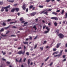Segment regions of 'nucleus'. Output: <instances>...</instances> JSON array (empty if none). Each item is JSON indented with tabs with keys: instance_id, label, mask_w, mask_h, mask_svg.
I'll return each instance as SVG.
<instances>
[{
	"instance_id": "nucleus-1",
	"label": "nucleus",
	"mask_w": 67,
	"mask_h": 67,
	"mask_svg": "<svg viewBox=\"0 0 67 67\" xmlns=\"http://www.w3.org/2000/svg\"><path fill=\"white\" fill-rule=\"evenodd\" d=\"M5 11L6 12H8V9H8L9 8H10V5H9L6 7H5Z\"/></svg>"
},
{
	"instance_id": "nucleus-2",
	"label": "nucleus",
	"mask_w": 67,
	"mask_h": 67,
	"mask_svg": "<svg viewBox=\"0 0 67 67\" xmlns=\"http://www.w3.org/2000/svg\"><path fill=\"white\" fill-rule=\"evenodd\" d=\"M58 36H59V37L60 38H63L64 36V35H63L62 34H60L58 35Z\"/></svg>"
},
{
	"instance_id": "nucleus-3",
	"label": "nucleus",
	"mask_w": 67,
	"mask_h": 67,
	"mask_svg": "<svg viewBox=\"0 0 67 67\" xmlns=\"http://www.w3.org/2000/svg\"><path fill=\"white\" fill-rule=\"evenodd\" d=\"M51 19H54L55 20L57 21L58 20V18H57V17H51Z\"/></svg>"
},
{
	"instance_id": "nucleus-4",
	"label": "nucleus",
	"mask_w": 67,
	"mask_h": 67,
	"mask_svg": "<svg viewBox=\"0 0 67 67\" xmlns=\"http://www.w3.org/2000/svg\"><path fill=\"white\" fill-rule=\"evenodd\" d=\"M25 53V52L24 51V52H22V51H21L18 52V54H24Z\"/></svg>"
},
{
	"instance_id": "nucleus-5",
	"label": "nucleus",
	"mask_w": 67,
	"mask_h": 67,
	"mask_svg": "<svg viewBox=\"0 0 67 67\" xmlns=\"http://www.w3.org/2000/svg\"><path fill=\"white\" fill-rule=\"evenodd\" d=\"M25 4H24L23 6H22L23 10H25V9H26V7H25Z\"/></svg>"
},
{
	"instance_id": "nucleus-6",
	"label": "nucleus",
	"mask_w": 67,
	"mask_h": 67,
	"mask_svg": "<svg viewBox=\"0 0 67 67\" xmlns=\"http://www.w3.org/2000/svg\"><path fill=\"white\" fill-rule=\"evenodd\" d=\"M35 14H36V13L35 12H33L31 14V15L32 16H34V15H35Z\"/></svg>"
},
{
	"instance_id": "nucleus-7",
	"label": "nucleus",
	"mask_w": 67,
	"mask_h": 67,
	"mask_svg": "<svg viewBox=\"0 0 67 67\" xmlns=\"http://www.w3.org/2000/svg\"><path fill=\"white\" fill-rule=\"evenodd\" d=\"M47 11V9L44 10L43 11H42V12L41 13H40L41 14H42V13H44V12H45L46 11Z\"/></svg>"
},
{
	"instance_id": "nucleus-8",
	"label": "nucleus",
	"mask_w": 67,
	"mask_h": 67,
	"mask_svg": "<svg viewBox=\"0 0 67 67\" xmlns=\"http://www.w3.org/2000/svg\"><path fill=\"white\" fill-rule=\"evenodd\" d=\"M60 44H61V43H58L57 45V46L56 47L57 48H58L59 47V46L60 45Z\"/></svg>"
},
{
	"instance_id": "nucleus-9",
	"label": "nucleus",
	"mask_w": 67,
	"mask_h": 67,
	"mask_svg": "<svg viewBox=\"0 0 67 67\" xmlns=\"http://www.w3.org/2000/svg\"><path fill=\"white\" fill-rule=\"evenodd\" d=\"M5 7H2V9L1 10L2 12L4 11V9H5Z\"/></svg>"
},
{
	"instance_id": "nucleus-10",
	"label": "nucleus",
	"mask_w": 67,
	"mask_h": 67,
	"mask_svg": "<svg viewBox=\"0 0 67 67\" xmlns=\"http://www.w3.org/2000/svg\"><path fill=\"white\" fill-rule=\"evenodd\" d=\"M30 62H31V60H30V59H28V64L29 66H30Z\"/></svg>"
},
{
	"instance_id": "nucleus-11",
	"label": "nucleus",
	"mask_w": 67,
	"mask_h": 67,
	"mask_svg": "<svg viewBox=\"0 0 67 67\" xmlns=\"http://www.w3.org/2000/svg\"><path fill=\"white\" fill-rule=\"evenodd\" d=\"M52 14H54V15H57V13L55 12H52Z\"/></svg>"
},
{
	"instance_id": "nucleus-12",
	"label": "nucleus",
	"mask_w": 67,
	"mask_h": 67,
	"mask_svg": "<svg viewBox=\"0 0 67 67\" xmlns=\"http://www.w3.org/2000/svg\"><path fill=\"white\" fill-rule=\"evenodd\" d=\"M14 11H15V9L14 8H13L11 10V12H14Z\"/></svg>"
},
{
	"instance_id": "nucleus-13",
	"label": "nucleus",
	"mask_w": 67,
	"mask_h": 67,
	"mask_svg": "<svg viewBox=\"0 0 67 67\" xmlns=\"http://www.w3.org/2000/svg\"><path fill=\"white\" fill-rule=\"evenodd\" d=\"M15 8V10H16V11L18 12V11H19V8Z\"/></svg>"
},
{
	"instance_id": "nucleus-14",
	"label": "nucleus",
	"mask_w": 67,
	"mask_h": 67,
	"mask_svg": "<svg viewBox=\"0 0 67 67\" xmlns=\"http://www.w3.org/2000/svg\"><path fill=\"white\" fill-rule=\"evenodd\" d=\"M54 24L55 26H57V23H56V22H55L54 23Z\"/></svg>"
},
{
	"instance_id": "nucleus-15",
	"label": "nucleus",
	"mask_w": 67,
	"mask_h": 67,
	"mask_svg": "<svg viewBox=\"0 0 67 67\" xmlns=\"http://www.w3.org/2000/svg\"><path fill=\"white\" fill-rule=\"evenodd\" d=\"M49 57H48L45 60V62H46L47 60L49 59Z\"/></svg>"
},
{
	"instance_id": "nucleus-16",
	"label": "nucleus",
	"mask_w": 67,
	"mask_h": 67,
	"mask_svg": "<svg viewBox=\"0 0 67 67\" xmlns=\"http://www.w3.org/2000/svg\"><path fill=\"white\" fill-rule=\"evenodd\" d=\"M2 25H3L5 26L6 25V24L4 22H3V24H2Z\"/></svg>"
},
{
	"instance_id": "nucleus-17",
	"label": "nucleus",
	"mask_w": 67,
	"mask_h": 67,
	"mask_svg": "<svg viewBox=\"0 0 67 67\" xmlns=\"http://www.w3.org/2000/svg\"><path fill=\"white\" fill-rule=\"evenodd\" d=\"M33 28L35 29V30H36L37 29V28L36 27V26H34L33 27Z\"/></svg>"
},
{
	"instance_id": "nucleus-18",
	"label": "nucleus",
	"mask_w": 67,
	"mask_h": 67,
	"mask_svg": "<svg viewBox=\"0 0 67 67\" xmlns=\"http://www.w3.org/2000/svg\"><path fill=\"white\" fill-rule=\"evenodd\" d=\"M44 14H46V15H48V14H47V11L44 12Z\"/></svg>"
},
{
	"instance_id": "nucleus-19",
	"label": "nucleus",
	"mask_w": 67,
	"mask_h": 67,
	"mask_svg": "<svg viewBox=\"0 0 67 67\" xmlns=\"http://www.w3.org/2000/svg\"><path fill=\"white\" fill-rule=\"evenodd\" d=\"M20 21H22L23 20V18H21L20 20Z\"/></svg>"
},
{
	"instance_id": "nucleus-20",
	"label": "nucleus",
	"mask_w": 67,
	"mask_h": 67,
	"mask_svg": "<svg viewBox=\"0 0 67 67\" xmlns=\"http://www.w3.org/2000/svg\"><path fill=\"white\" fill-rule=\"evenodd\" d=\"M59 30H56V32L57 33H59Z\"/></svg>"
},
{
	"instance_id": "nucleus-21",
	"label": "nucleus",
	"mask_w": 67,
	"mask_h": 67,
	"mask_svg": "<svg viewBox=\"0 0 67 67\" xmlns=\"http://www.w3.org/2000/svg\"><path fill=\"white\" fill-rule=\"evenodd\" d=\"M4 31V29L3 28L1 30H0V31L1 32H3Z\"/></svg>"
},
{
	"instance_id": "nucleus-22",
	"label": "nucleus",
	"mask_w": 67,
	"mask_h": 67,
	"mask_svg": "<svg viewBox=\"0 0 67 67\" xmlns=\"http://www.w3.org/2000/svg\"><path fill=\"white\" fill-rule=\"evenodd\" d=\"M8 1L9 2H14V0L13 1Z\"/></svg>"
},
{
	"instance_id": "nucleus-23",
	"label": "nucleus",
	"mask_w": 67,
	"mask_h": 67,
	"mask_svg": "<svg viewBox=\"0 0 67 67\" xmlns=\"http://www.w3.org/2000/svg\"><path fill=\"white\" fill-rule=\"evenodd\" d=\"M39 8H43V6L40 5L39 6Z\"/></svg>"
},
{
	"instance_id": "nucleus-24",
	"label": "nucleus",
	"mask_w": 67,
	"mask_h": 67,
	"mask_svg": "<svg viewBox=\"0 0 67 67\" xmlns=\"http://www.w3.org/2000/svg\"><path fill=\"white\" fill-rule=\"evenodd\" d=\"M23 43H24V44H28V42H23Z\"/></svg>"
},
{
	"instance_id": "nucleus-25",
	"label": "nucleus",
	"mask_w": 67,
	"mask_h": 67,
	"mask_svg": "<svg viewBox=\"0 0 67 67\" xmlns=\"http://www.w3.org/2000/svg\"><path fill=\"white\" fill-rule=\"evenodd\" d=\"M64 13V10H63L61 13V14H63V13Z\"/></svg>"
},
{
	"instance_id": "nucleus-26",
	"label": "nucleus",
	"mask_w": 67,
	"mask_h": 67,
	"mask_svg": "<svg viewBox=\"0 0 67 67\" xmlns=\"http://www.w3.org/2000/svg\"><path fill=\"white\" fill-rule=\"evenodd\" d=\"M33 5H31L30 6V9H32V8H33Z\"/></svg>"
},
{
	"instance_id": "nucleus-27",
	"label": "nucleus",
	"mask_w": 67,
	"mask_h": 67,
	"mask_svg": "<svg viewBox=\"0 0 67 67\" xmlns=\"http://www.w3.org/2000/svg\"><path fill=\"white\" fill-rule=\"evenodd\" d=\"M49 31H46L44 32V33L45 34H46V33H47Z\"/></svg>"
},
{
	"instance_id": "nucleus-28",
	"label": "nucleus",
	"mask_w": 67,
	"mask_h": 67,
	"mask_svg": "<svg viewBox=\"0 0 67 67\" xmlns=\"http://www.w3.org/2000/svg\"><path fill=\"white\" fill-rule=\"evenodd\" d=\"M62 55V53H61V52H60L59 53V54L58 55L59 56H61V55Z\"/></svg>"
},
{
	"instance_id": "nucleus-29",
	"label": "nucleus",
	"mask_w": 67,
	"mask_h": 67,
	"mask_svg": "<svg viewBox=\"0 0 67 67\" xmlns=\"http://www.w3.org/2000/svg\"><path fill=\"white\" fill-rule=\"evenodd\" d=\"M21 61H22V58H21L20 60L19 61V62L20 63Z\"/></svg>"
},
{
	"instance_id": "nucleus-30",
	"label": "nucleus",
	"mask_w": 67,
	"mask_h": 67,
	"mask_svg": "<svg viewBox=\"0 0 67 67\" xmlns=\"http://www.w3.org/2000/svg\"><path fill=\"white\" fill-rule=\"evenodd\" d=\"M26 60V58H24L23 59L24 62H25V61Z\"/></svg>"
},
{
	"instance_id": "nucleus-31",
	"label": "nucleus",
	"mask_w": 67,
	"mask_h": 67,
	"mask_svg": "<svg viewBox=\"0 0 67 67\" xmlns=\"http://www.w3.org/2000/svg\"><path fill=\"white\" fill-rule=\"evenodd\" d=\"M9 32H10V31H7L6 33V34H8V33H9Z\"/></svg>"
},
{
	"instance_id": "nucleus-32",
	"label": "nucleus",
	"mask_w": 67,
	"mask_h": 67,
	"mask_svg": "<svg viewBox=\"0 0 67 67\" xmlns=\"http://www.w3.org/2000/svg\"><path fill=\"white\" fill-rule=\"evenodd\" d=\"M51 0H46V2H49Z\"/></svg>"
},
{
	"instance_id": "nucleus-33",
	"label": "nucleus",
	"mask_w": 67,
	"mask_h": 67,
	"mask_svg": "<svg viewBox=\"0 0 67 67\" xmlns=\"http://www.w3.org/2000/svg\"><path fill=\"white\" fill-rule=\"evenodd\" d=\"M48 11H52V9H49L48 10Z\"/></svg>"
},
{
	"instance_id": "nucleus-34",
	"label": "nucleus",
	"mask_w": 67,
	"mask_h": 67,
	"mask_svg": "<svg viewBox=\"0 0 67 67\" xmlns=\"http://www.w3.org/2000/svg\"><path fill=\"white\" fill-rule=\"evenodd\" d=\"M9 27H10L9 26L7 27H5V30H7V29H8V28H9Z\"/></svg>"
},
{
	"instance_id": "nucleus-35",
	"label": "nucleus",
	"mask_w": 67,
	"mask_h": 67,
	"mask_svg": "<svg viewBox=\"0 0 67 67\" xmlns=\"http://www.w3.org/2000/svg\"><path fill=\"white\" fill-rule=\"evenodd\" d=\"M66 60V59H65L62 60L63 62H65Z\"/></svg>"
},
{
	"instance_id": "nucleus-36",
	"label": "nucleus",
	"mask_w": 67,
	"mask_h": 67,
	"mask_svg": "<svg viewBox=\"0 0 67 67\" xmlns=\"http://www.w3.org/2000/svg\"><path fill=\"white\" fill-rule=\"evenodd\" d=\"M1 35L2 36H6V35H3V34H1Z\"/></svg>"
},
{
	"instance_id": "nucleus-37",
	"label": "nucleus",
	"mask_w": 67,
	"mask_h": 67,
	"mask_svg": "<svg viewBox=\"0 0 67 67\" xmlns=\"http://www.w3.org/2000/svg\"><path fill=\"white\" fill-rule=\"evenodd\" d=\"M53 64V62H52L51 64H50V66H52V65Z\"/></svg>"
},
{
	"instance_id": "nucleus-38",
	"label": "nucleus",
	"mask_w": 67,
	"mask_h": 67,
	"mask_svg": "<svg viewBox=\"0 0 67 67\" xmlns=\"http://www.w3.org/2000/svg\"><path fill=\"white\" fill-rule=\"evenodd\" d=\"M46 42H47L46 41H44V43H43V44H46Z\"/></svg>"
},
{
	"instance_id": "nucleus-39",
	"label": "nucleus",
	"mask_w": 67,
	"mask_h": 67,
	"mask_svg": "<svg viewBox=\"0 0 67 67\" xmlns=\"http://www.w3.org/2000/svg\"><path fill=\"white\" fill-rule=\"evenodd\" d=\"M16 62H19V60H18L17 59H16Z\"/></svg>"
},
{
	"instance_id": "nucleus-40",
	"label": "nucleus",
	"mask_w": 67,
	"mask_h": 67,
	"mask_svg": "<svg viewBox=\"0 0 67 67\" xmlns=\"http://www.w3.org/2000/svg\"><path fill=\"white\" fill-rule=\"evenodd\" d=\"M65 16H65V18H67V13H66L65 14Z\"/></svg>"
},
{
	"instance_id": "nucleus-41",
	"label": "nucleus",
	"mask_w": 67,
	"mask_h": 67,
	"mask_svg": "<svg viewBox=\"0 0 67 67\" xmlns=\"http://www.w3.org/2000/svg\"><path fill=\"white\" fill-rule=\"evenodd\" d=\"M26 54L27 55H29V53L28 52L26 53Z\"/></svg>"
},
{
	"instance_id": "nucleus-42",
	"label": "nucleus",
	"mask_w": 67,
	"mask_h": 67,
	"mask_svg": "<svg viewBox=\"0 0 67 67\" xmlns=\"http://www.w3.org/2000/svg\"><path fill=\"white\" fill-rule=\"evenodd\" d=\"M37 44H36L35 45V47H34V48H36V47H37Z\"/></svg>"
},
{
	"instance_id": "nucleus-43",
	"label": "nucleus",
	"mask_w": 67,
	"mask_h": 67,
	"mask_svg": "<svg viewBox=\"0 0 67 67\" xmlns=\"http://www.w3.org/2000/svg\"><path fill=\"white\" fill-rule=\"evenodd\" d=\"M57 12H60V10H57V11H56Z\"/></svg>"
},
{
	"instance_id": "nucleus-44",
	"label": "nucleus",
	"mask_w": 67,
	"mask_h": 67,
	"mask_svg": "<svg viewBox=\"0 0 67 67\" xmlns=\"http://www.w3.org/2000/svg\"><path fill=\"white\" fill-rule=\"evenodd\" d=\"M28 11H29V9H28V8H27L26 10V12H28Z\"/></svg>"
},
{
	"instance_id": "nucleus-45",
	"label": "nucleus",
	"mask_w": 67,
	"mask_h": 67,
	"mask_svg": "<svg viewBox=\"0 0 67 67\" xmlns=\"http://www.w3.org/2000/svg\"><path fill=\"white\" fill-rule=\"evenodd\" d=\"M17 5H18V4H14V7H15L16 6H17Z\"/></svg>"
},
{
	"instance_id": "nucleus-46",
	"label": "nucleus",
	"mask_w": 67,
	"mask_h": 67,
	"mask_svg": "<svg viewBox=\"0 0 67 67\" xmlns=\"http://www.w3.org/2000/svg\"><path fill=\"white\" fill-rule=\"evenodd\" d=\"M40 48L41 49V50H43V47H40Z\"/></svg>"
},
{
	"instance_id": "nucleus-47",
	"label": "nucleus",
	"mask_w": 67,
	"mask_h": 67,
	"mask_svg": "<svg viewBox=\"0 0 67 67\" xmlns=\"http://www.w3.org/2000/svg\"><path fill=\"white\" fill-rule=\"evenodd\" d=\"M46 29H47V30L48 31H49V29H48V27H46Z\"/></svg>"
},
{
	"instance_id": "nucleus-48",
	"label": "nucleus",
	"mask_w": 67,
	"mask_h": 67,
	"mask_svg": "<svg viewBox=\"0 0 67 67\" xmlns=\"http://www.w3.org/2000/svg\"><path fill=\"white\" fill-rule=\"evenodd\" d=\"M29 39H30V40H32V37H30Z\"/></svg>"
},
{
	"instance_id": "nucleus-49",
	"label": "nucleus",
	"mask_w": 67,
	"mask_h": 67,
	"mask_svg": "<svg viewBox=\"0 0 67 67\" xmlns=\"http://www.w3.org/2000/svg\"><path fill=\"white\" fill-rule=\"evenodd\" d=\"M11 37H12V36H16L15 35H11Z\"/></svg>"
},
{
	"instance_id": "nucleus-50",
	"label": "nucleus",
	"mask_w": 67,
	"mask_h": 67,
	"mask_svg": "<svg viewBox=\"0 0 67 67\" xmlns=\"http://www.w3.org/2000/svg\"><path fill=\"white\" fill-rule=\"evenodd\" d=\"M53 51H56V49L55 48L53 49Z\"/></svg>"
},
{
	"instance_id": "nucleus-51",
	"label": "nucleus",
	"mask_w": 67,
	"mask_h": 67,
	"mask_svg": "<svg viewBox=\"0 0 67 67\" xmlns=\"http://www.w3.org/2000/svg\"><path fill=\"white\" fill-rule=\"evenodd\" d=\"M6 63H7V64H9L10 63L9 62H6Z\"/></svg>"
},
{
	"instance_id": "nucleus-52",
	"label": "nucleus",
	"mask_w": 67,
	"mask_h": 67,
	"mask_svg": "<svg viewBox=\"0 0 67 67\" xmlns=\"http://www.w3.org/2000/svg\"><path fill=\"white\" fill-rule=\"evenodd\" d=\"M57 56H59V55H57L54 56V57H57Z\"/></svg>"
},
{
	"instance_id": "nucleus-53",
	"label": "nucleus",
	"mask_w": 67,
	"mask_h": 67,
	"mask_svg": "<svg viewBox=\"0 0 67 67\" xmlns=\"http://www.w3.org/2000/svg\"><path fill=\"white\" fill-rule=\"evenodd\" d=\"M27 23H27V22L25 23H24V25H25V24H27Z\"/></svg>"
},
{
	"instance_id": "nucleus-54",
	"label": "nucleus",
	"mask_w": 67,
	"mask_h": 67,
	"mask_svg": "<svg viewBox=\"0 0 67 67\" xmlns=\"http://www.w3.org/2000/svg\"><path fill=\"white\" fill-rule=\"evenodd\" d=\"M10 24H12V23H14V22H11L10 23Z\"/></svg>"
},
{
	"instance_id": "nucleus-55",
	"label": "nucleus",
	"mask_w": 67,
	"mask_h": 67,
	"mask_svg": "<svg viewBox=\"0 0 67 67\" xmlns=\"http://www.w3.org/2000/svg\"><path fill=\"white\" fill-rule=\"evenodd\" d=\"M65 56H66V55H63V58H65Z\"/></svg>"
},
{
	"instance_id": "nucleus-56",
	"label": "nucleus",
	"mask_w": 67,
	"mask_h": 67,
	"mask_svg": "<svg viewBox=\"0 0 67 67\" xmlns=\"http://www.w3.org/2000/svg\"><path fill=\"white\" fill-rule=\"evenodd\" d=\"M65 47H67V43L65 44Z\"/></svg>"
},
{
	"instance_id": "nucleus-57",
	"label": "nucleus",
	"mask_w": 67,
	"mask_h": 67,
	"mask_svg": "<svg viewBox=\"0 0 67 67\" xmlns=\"http://www.w3.org/2000/svg\"><path fill=\"white\" fill-rule=\"evenodd\" d=\"M11 21V19L8 20L7 21H8V22H9V21Z\"/></svg>"
},
{
	"instance_id": "nucleus-58",
	"label": "nucleus",
	"mask_w": 67,
	"mask_h": 67,
	"mask_svg": "<svg viewBox=\"0 0 67 67\" xmlns=\"http://www.w3.org/2000/svg\"><path fill=\"white\" fill-rule=\"evenodd\" d=\"M46 26H43V29H45V27H46Z\"/></svg>"
},
{
	"instance_id": "nucleus-59",
	"label": "nucleus",
	"mask_w": 67,
	"mask_h": 67,
	"mask_svg": "<svg viewBox=\"0 0 67 67\" xmlns=\"http://www.w3.org/2000/svg\"><path fill=\"white\" fill-rule=\"evenodd\" d=\"M65 22H66V20L63 21V23L64 24H65Z\"/></svg>"
},
{
	"instance_id": "nucleus-60",
	"label": "nucleus",
	"mask_w": 67,
	"mask_h": 67,
	"mask_svg": "<svg viewBox=\"0 0 67 67\" xmlns=\"http://www.w3.org/2000/svg\"><path fill=\"white\" fill-rule=\"evenodd\" d=\"M30 50H31V51H33V48H32V47H31V49H30Z\"/></svg>"
},
{
	"instance_id": "nucleus-61",
	"label": "nucleus",
	"mask_w": 67,
	"mask_h": 67,
	"mask_svg": "<svg viewBox=\"0 0 67 67\" xmlns=\"http://www.w3.org/2000/svg\"><path fill=\"white\" fill-rule=\"evenodd\" d=\"M63 52V50H62V51H60V52L61 53H62Z\"/></svg>"
},
{
	"instance_id": "nucleus-62",
	"label": "nucleus",
	"mask_w": 67,
	"mask_h": 67,
	"mask_svg": "<svg viewBox=\"0 0 67 67\" xmlns=\"http://www.w3.org/2000/svg\"><path fill=\"white\" fill-rule=\"evenodd\" d=\"M33 65V63L31 62V64H30V65Z\"/></svg>"
},
{
	"instance_id": "nucleus-63",
	"label": "nucleus",
	"mask_w": 67,
	"mask_h": 67,
	"mask_svg": "<svg viewBox=\"0 0 67 67\" xmlns=\"http://www.w3.org/2000/svg\"><path fill=\"white\" fill-rule=\"evenodd\" d=\"M18 49H21V47H20L18 48Z\"/></svg>"
},
{
	"instance_id": "nucleus-64",
	"label": "nucleus",
	"mask_w": 67,
	"mask_h": 67,
	"mask_svg": "<svg viewBox=\"0 0 67 67\" xmlns=\"http://www.w3.org/2000/svg\"><path fill=\"white\" fill-rule=\"evenodd\" d=\"M65 52H67V50L66 49H65Z\"/></svg>"
}]
</instances>
